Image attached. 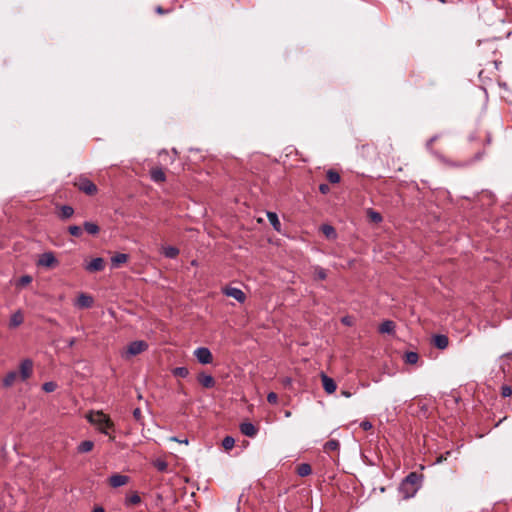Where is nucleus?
I'll list each match as a JSON object with an SVG mask.
<instances>
[{"instance_id":"1","label":"nucleus","mask_w":512,"mask_h":512,"mask_svg":"<svg viewBox=\"0 0 512 512\" xmlns=\"http://www.w3.org/2000/svg\"><path fill=\"white\" fill-rule=\"evenodd\" d=\"M87 421L104 435H110V431H115V424L111 418L103 411H90L86 415Z\"/></svg>"},{"instance_id":"2","label":"nucleus","mask_w":512,"mask_h":512,"mask_svg":"<svg viewBox=\"0 0 512 512\" xmlns=\"http://www.w3.org/2000/svg\"><path fill=\"white\" fill-rule=\"evenodd\" d=\"M419 477L415 472L410 473L402 481L399 491L403 494L404 498L413 497L418 489Z\"/></svg>"},{"instance_id":"3","label":"nucleus","mask_w":512,"mask_h":512,"mask_svg":"<svg viewBox=\"0 0 512 512\" xmlns=\"http://www.w3.org/2000/svg\"><path fill=\"white\" fill-rule=\"evenodd\" d=\"M148 349L147 342L143 340H137L131 342L125 351L122 352L121 356L125 359H129L132 356H136L138 354H141L142 352L146 351Z\"/></svg>"},{"instance_id":"4","label":"nucleus","mask_w":512,"mask_h":512,"mask_svg":"<svg viewBox=\"0 0 512 512\" xmlns=\"http://www.w3.org/2000/svg\"><path fill=\"white\" fill-rule=\"evenodd\" d=\"M77 188L87 195H94L97 192V186L88 178L81 177L76 182Z\"/></svg>"},{"instance_id":"5","label":"nucleus","mask_w":512,"mask_h":512,"mask_svg":"<svg viewBox=\"0 0 512 512\" xmlns=\"http://www.w3.org/2000/svg\"><path fill=\"white\" fill-rule=\"evenodd\" d=\"M193 355L200 364H210L213 360L211 351L206 347H198L194 350Z\"/></svg>"},{"instance_id":"6","label":"nucleus","mask_w":512,"mask_h":512,"mask_svg":"<svg viewBox=\"0 0 512 512\" xmlns=\"http://www.w3.org/2000/svg\"><path fill=\"white\" fill-rule=\"evenodd\" d=\"M20 378L22 381L28 379L33 372V362L31 359H24L20 363Z\"/></svg>"},{"instance_id":"7","label":"nucleus","mask_w":512,"mask_h":512,"mask_svg":"<svg viewBox=\"0 0 512 512\" xmlns=\"http://www.w3.org/2000/svg\"><path fill=\"white\" fill-rule=\"evenodd\" d=\"M37 264L43 267H53L57 264V259L53 252H45L40 255Z\"/></svg>"},{"instance_id":"8","label":"nucleus","mask_w":512,"mask_h":512,"mask_svg":"<svg viewBox=\"0 0 512 512\" xmlns=\"http://www.w3.org/2000/svg\"><path fill=\"white\" fill-rule=\"evenodd\" d=\"M223 293L228 297L234 298L240 303H243L246 299L245 293L241 289L236 287H226L223 290Z\"/></svg>"},{"instance_id":"9","label":"nucleus","mask_w":512,"mask_h":512,"mask_svg":"<svg viewBox=\"0 0 512 512\" xmlns=\"http://www.w3.org/2000/svg\"><path fill=\"white\" fill-rule=\"evenodd\" d=\"M197 381L200 385H202L206 389H211L215 386L216 381L213 376L206 374L205 372H200L197 375Z\"/></svg>"},{"instance_id":"10","label":"nucleus","mask_w":512,"mask_h":512,"mask_svg":"<svg viewBox=\"0 0 512 512\" xmlns=\"http://www.w3.org/2000/svg\"><path fill=\"white\" fill-rule=\"evenodd\" d=\"M105 267L104 259L101 257H96L92 259L89 263L85 265V270L88 272H98L102 271Z\"/></svg>"},{"instance_id":"11","label":"nucleus","mask_w":512,"mask_h":512,"mask_svg":"<svg viewBox=\"0 0 512 512\" xmlns=\"http://www.w3.org/2000/svg\"><path fill=\"white\" fill-rule=\"evenodd\" d=\"M128 482H129V477L126 475L116 473L109 477V484L113 488H118V487L124 486Z\"/></svg>"},{"instance_id":"12","label":"nucleus","mask_w":512,"mask_h":512,"mask_svg":"<svg viewBox=\"0 0 512 512\" xmlns=\"http://www.w3.org/2000/svg\"><path fill=\"white\" fill-rule=\"evenodd\" d=\"M322 385L326 393L332 394L336 391L337 385L335 381L326 374L321 375Z\"/></svg>"},{"instance_id":"13","label":"nucleus","mask_w":512,"mask_h":512,"mask_svg":"<svg viewBox=\"0 0 512 512\" xmlns=\"http://www.w3.org/2000/svg\"><path fill=\"white\" fill-rule=\"evenodd\" d=\"M240 431L243 435L247 436V437H255L257 435V428L255 427V425L251 422H244L240 425Z\"/></svg>"},{"instance_id":"14","label":"nucleus","mask_w":512,"mask_h":512,"mask_svg":"<svg viewBox=\"0 0 512 512\" xmlns=\"http://www.w3.org/2000/svg\"><path fill=\"white\" fill-rule=\"evenodd\" d=\"M92 304L93 297L85 293H81L76 301V306L79 308H90Z\"/></svg>"},{"instance_id":"15","label":"nucleus","mask_w":512,"mask_h":512,"mask_svg":"<svg viewBox=\"0 0 512 512\" xmlns=\"http://www.w3.org/2000/svg\"><path fill=\"white\" fill-rule=\"evenodd\" d=\"M432 341H433L434 346L440 350L446 349L449 345V339L444 334H438V335L433 336Z\"/></svg>"},{"instance_id":"16","label":"nucleus","mask_w":512,"mask_h":512,"mask_svg":"<svg viewBox=\"0 0 512 512\" xmlns=\"http://www.w3.org/2000/svg\"><path fill=\"white\" fill-rule=\"evenodd\" d=\"M128 260V255L125 253H117L111 258L112 268H118L121 264L126 263Z\"/></svg>"},{"instance_id":"17","label":"nucleus","mask_w":512,"mask_h":512,"mask_svg":"<svg viewBox=\"0 0 512 512\" xmlns=\"http://www.w3.org/2000/svg\"><path fill=\"white\" fill-rule=\"evenodd\" d=\"M320 230L327 239L334 240L337 237L336 230L332 225L324 224L321 226Z\"/></svg>"},{"instance_id":"18","label":"nucleus","mask_w":512,"mask_h":512,"mask_svg":"<svg viewBox=\"0 0 512 512\" xmlns=\"http://www.w3.org/2000/svg\"><path fill=\"white\" fill-rule=\"evenodd\" d=\"M395 330V323L391 320L383 321L379 326V332L383 334H391Z\"/></svg>"},{"instance_id":"19","label":"nucleus","mask_w":512,"mask_h":512,"mask_svg":"<svg viewBox=\"0 0 512 512\" xmlns=\"http://www.w3.org/2000/svg\"><path fill=\"white\" fill-rule=\"evenodd\" d=\"M18 377V373L16 371H10L7 373V375L3 378V386L4 387H10L14 384Z\"/></svg>"},{"instance_id":"20","label":"nucleus","mask_w":512,"mask_h":512,"mask_svg":"<svg viewBox=\"0 0 512 512\" xmlns=\"http://www.w3.org/2000/svg\"><path fill=\"white\" fill-rule=\"evenodd\" d=\"M151 179L154 182H163L165 181V173L161 168H154L151 170Z\"/></svg>"},{"instance_id":"21","label":"nucleus","mask_w":512,"mask_h":512,"mask_svg":"<svg viewBox=\"0 0 512 512\" xmlns=\"http://www.w3.org/2000/svg\"><path fill=\"white\" fill-rule=\"evenodd\" d=\"M366 214L369 220L373 223H380L383 220L382 215L371 208L367 209Z\"/></svg>"},{"instance_id":"22","label":"nucleus","mask_w":512,"mask_h":512,"mask_svg":"<svg viewBox=\"0 0 512 512\" xmlns=\"http://www.w3.org/2000/svg\"><path fill=\"white\" fill-rule=\"evenodd\" d=\"M267 218L270 222V224L273 226V228L277 231L280 230L281 223L279 221V218L275 212H267Z\"/></svg>"},{"instance_id":"23","label":"nucleus","mask_w":512,"mask_h":512,"mask_svg":"<svg viewBox=\"0 0 512 512\" xmlns=\"http://www.w3.org/2000/svg\"><path fill=\"white\" fill-rule=\"evenodd\" d=\"M94 447V443L90 440H86V441H82L78 447H77V451L79 453H88L90 452Z\"/></svg>"},{"instance_id":"24","label":"nucleus","mask_w":512,"mask_h":512,"mask_svg":"<svg viewBox=\"0 0 512 512\" xmlns=\"http://www.w3.org/2000/svg\"><path fill=\"white\" fill-rule=\"evenodd\" d=\"M340 448V442L336 439L327 441L324 445L325 452L338 451Z\"/></svg>"},{"instance_id":"25","label":"nucleus","mask_w":512,"mask_h":512,"mask_svg":"<svg viewBox=\"0 0 512 512\" xmlns=\"http://www.w3.org/2000/svg\"><path fill=\"white\" fill-rule=\"evenodd\" d=\"M163 254L169 259H174L179 254V249L174 246H167L163 248Z\"/></svg>"},{"instance_id":"26","label":"nucleus","mask_w":512,"mask_h":512,"mask_svg":"<svg viewBox=\"0 0 512 512\" xmlns=\"http://www.w3.org/2000/svg\"><path fill=\"white\" fill-rule=\"evenodd\" d=\"M83 228L85 229V231L91 235H96L99 233V226L93 222H84L83 224Z\"/></svg>"},{"instance_id":"27","label":"nucleus","mask_w":512,"mask_h":512,"mask_svg":"<svg viewBox=\"0 0 512 512\" xmlns=\"http://www.w3.org/2000/svg\"><path fill=\"white\" fill-rule=\"evenodd\" d=\"M312 472V468L309 464L307 463H302L300 464L298 467H297V474L300 476V477H305V476H308L310 475Z\"/></svg>"},{"instance_id":"28","label":"nucleus","mask_w":512,"mask_h":512,"mask_svg":"<svg viewBox=\"0 0 512 512\" xmlns=\"http://www.w3.org/2000/svg\"><path fill=\"white\" fill-rule=\"evenodd\" d=\"M23 322V315L20 311L14 313L10 319V325L12 327H17Z\"/></svg>"},{"instance_id":"29","label":"nucleus","mask_w":512,"mask_h":512,"mask_svg":"<svg viewBox=\"0 0 512 512\" xmlns=\"http://www.w3.org/2000/svg\"><path fill=\"white\" fill-rule=\"evenodd\" d=\"M153 465L159 472H166L168 469V463L161 458L153 461Z\"/></svg>"},{"instance_id":"30","label":"nucleus","mask_w":512,"mask_h":512,"mask_svg":"<svg viewBox=\"0 0 512 512\" xmlns=\"http://www.w3.org/2000/svg\"><path fill=\"white\" fill-rule=\"evenodd\" d=\"M175 377L186 378L189 375V370L186 367H176L172 370Z\"/></svg>"},{"instance_id":"31","label":"nucleus","mask_w":512,"mask_h":512,"mask_svg":"<svg viewBox=\"0 0 512 512\" xmlns=\"http://www.w3.org/2000/svg\"><path fill=\"white\" fill-rule=\"evenodd\" d=\"M327 179L329 180L330 183L336 184L340 182L341 177L338 172L334 170H329L327 172Z\"/></svg>"},{"instance_id":"32","label":"nucleus","mask_w":512,"mask_h":512,"mask_svg":"<svg viewBox=\"0 0 512 512\" xmlns=\"http://www.w3.org/2000/svg\"><path fill=\"white\" fill-rule=\"evenodd\" d=\"M418 359H419V356L416 352L410 351L405 354V361L408 364H416Z\"/></svg>"},{"instance_id":"33","label":"nucleus","mask_w":512,"mask_h":512,"mask_svg":"<svg viewBox=\"0 0 512 512\" xmlns=\"http://www.w3.org/2000/svg\"><path fill=\"white\" fill-rule=\"evenodd\" d=\"M74 213V209L71 206L63 205L61 207V217L64 219L70 218Z\"/></svg>"},{"instance_id":"34","label":"nucleus","mask_w":512,"mask_h":512,"mask_svg":"<svg viewBox=\"0 0 512 512\" xmlns=\"http://www.w3.org/2000/svg\"><path fill=\"white\" fill-rule=\"evenodd\" d=\"M235 440L231 436H226L222 441V446L225 450H231L234 447Z\"/></svg>"},{"instance_id":"35","label":"nucleus","mask_w":512,"mask_h":512,"mask_svg":"<svg viewBox=\"0 0 512 512\" xmlns=\"http://www.w3.org/2000/svg\"><path fill=\"white\" fill-rule=\"evenodd\" d=\"M32 282V277L30 275H23L17 281L18 287H24Z\"/></svg>"},{"instance_id":"36","label":"nucleus","mask_w":512,"mask_h":512,"mask_svg":"<svg viewBox=\"0 0 512 512\" xmlns=\"http://www.w3.org/2000/svg\"><path fill=\"white\" fill-rule=\"evenodd\" d=\"M314 272H315V277L319 280H325L327 277L326 270L323 269L322 267H319V266L315 267Z\"/></svg>"},{"instance_id":"37","label":"nucleus","mask_w":512,"mask_h":512,"mask_svg":"<svg viewBox=\"0 0 512 512\" xmlns=\"http://www.w3.org/2000/svg\"><path fill=\"white\" fill-rule=\"evenodd\" d=\"M57 388V384L53 381H49V382H45L42 386V389L47 392V393H50V392H53L55 391Z\"/></svg>"},{"instance_id":"38","label":"nucleus","mask_w":512,"mask_h":512,"mask_svg":"<svg viewBox=\"0 0 512 512\" xmlns=\"http://www.w3.org/2000/svg\"><path fill=\"white\" fill-rule=\"evenodd\" d=\"M69 233L74 237H79L82 235V228L77 225H72L68 228Z\"/></svg>"},{"instance_id":"39","label":"nucleus","mask_w":512,"mask_h":512,"mask_svg":"<svg viewBox=\"0 0 512 512\" xmlns=\"http://www.w3.org/2000/svg\"><path fill=\"white\" fill-rule=\"evenodd\" d=\"M511 394H512V388H511L510 386H508V385H503V386L501 387V395H502L503 397H509V396H511Z\"/></svg>"},{"instance_id":"40","label":"nucleus","mask_w":512,"mask_h":512,"mask_svg":"<svg viewBox=\"0 0 512 512\" xmlns=\"http://www.w3.org/2000/svg\"><path fill=\"white\" fill-rule=\"evenodd\" d=\"M267 401L270 403V404H276L278 402V396L276 393L274 392H270L268 395H267Z\"/></svg>"},{"instance_id":"41","label":"nucleus","mask_w":512,"mask_h":512,"mask_svg":"<svg viewBox=\"0 0 512 512\" xmlns=\"http://www.w3.org/2000/svg\"><path fill=\"white\" fill-rule=\"evenodd\" d=\"M128 502L130 504L136 505V504H139L141 502V498H140V496L137 493H135V494H133V495H131L129 497Z\"/></svg>"},{"instance_id":"42","label":"nucleus","mask_w":512,"mask_h":512,"mask_svg":"<svg viewBox=\"0 0 512 512\" xmlns=\"http://www.w3.org/2000/svg\"><path fill=\"white\" fill-rule=\"evenodd\" d=\"M360 427L364 430V431H368L370 429H372V423L370 421H367V420H364L360 423Z\"/></svg>"},{"instance_id":"43","label":"nucleus","mask_w":512,"mask_h":512,"mask_svg":"<svg viewBox=\"0 0 512 512\" xmlns=\"http://www.w3.org/2000/svg\"><path fill=\"white\" fill-rule=\"evenodd\" d=\"M133 417L135 418L136 421H141L142 419V411L140 408H135L133 410Z\"/></svg>"},{"instance_id":"44","label":"nucleus","mask_w":512,"mask_h":512,"mask_svg":"<svg viewBox=\"0 0 512 512\" xmlns=\"http://www.w3.org/2000/svg\"><path fill=\"white\" fill-rule=\"evenodd\" d=\"M319 190L322 194H327L330 191V187L328 184L322 183L319 185Z\"/></svg>"},{"instance_id":"45","label":"nucleus","mask_w":512,"mask_h":512,"mask_svg":"<svg viewBox=\"0 0 512 512\" xmlns=\"http://www.w3.org/2000/svg\"><path fill=\"white\" fill-rule=\"evenodd\" d=\"M170 440H171V441L178 442V443L186 444V445H187V444H188V442H189L187 438H185V439H179V438H177V437H175V436H172V437L170 438Z\"/></svg>"},{"instance_id":"46","label":"nucleus","mask_w":512,"mask_h":512,"mask_svg":"<svg viewBox=\"0 0 512 512\" xmlns=\"http://www.w3.org/2000/svg\"><path fill=\"white\" fill-rule=\"evenodd\" d=\"M450 454H451V452H450V451L445 452L444 454H442V455L437 459V462H438V463L443 462L444 460H446V459H447V457H448Z\"/></svg>"},{"instance_id":"47","label":"nucleus","mask_w":512,"mask_h":512,"mask_svg":"<svg viewBox=\"0 0 512 512\" xmlns=\"http://www.w3.org/2000/svg\"><path fill=\"white\" fill-rule=\"evenodd\" d=\"M436 139H437V136H434V137H432L431 139H429V140L427 141V143H426V147H427L428 149H430V148L432 147V144L436 141Z\"/></svg>"},{"instance_id":"48","label":"nucleus","mask_w":512,"mask_h":512,"mask_svg":"<svg viewBox=\"0 0 512 512\" xmlns=\"http://www.w3.org/2000/svg\"><path fill=\"white\" fill-rule=\"evenodd\" d=\"M76 343V339L75 338H70L67 342L68 344V347H73Z\"/></svg>"},{"instance_id":"49","label":"nucleus","mask_w":512,"mask_h":512,"mask_svg":"<svg viewBox=\"0 0 512 512\" xmlns=\"http://www.w3.org/2000/svg\"><path fill=\"white\" fill-rule=\"evenodd\" d=\"M156 12H157L158 14H165L167 11H166V10H164L161 6H158V7L156 8Z\"/></svg>"},{"instance_id":"50","label":"nucleus","mask_w":512,"mask_h":512,"mask_svg":"<svg viewBox=\"0 0 512 512\" xmlns=\"http://www.w3.org/2000/svg\"><path fill=\"white\" fill-rule=\"evenodd\" d=\"M92 512H105V510L102 507L98 506L95 507Z\"/></svg>"},{"instance_id":"51","label":"nucleus","mask_w":512,"mask_h":512,"mask_svg":"<svg viewBox=\"0 0 512 512\" xmlns=\"http://www.w3.org/2000/svg\"><path fill=\"white\" fill-rule=\"evenodd\" d=\"M342 395L349 398L352 394L349 391H342Z\"/></svg>"},{"instance_id":"52","label":"nucleus","mask_w":512,"mask_h":512,"mask_svg":"<svg viewBox=\"0 0 512 512\" xmlns=\"http://www.w3.org/2000/svg\"><path fill=\"white\" fill-rule=\"evenodd\" d=\"M113 432L114 431H110V435H107L109 437L110 441H114L115 440V436L113 435Z\"/></svg>"},{"instance_id":"53","label":"nucleus","mask_w":512,"mask_h":512,"mask_svg":"<svg viewBox=\"0 0 512 512\" xmlns=\"http://www.w3.org/2000/svg\"><path fill=\"white\" fill-rule=\"evenodd\" d=\"M291 416V412L290 411H286L285 412V417H290Z\"/></svg>"},{"instance_id":"54","label":"nucleus","mask_w":512,"mask_h":512,"mask_svg":"<svg viewBox=\"0 0 512 512\" xmlns=\"http://www.w3.org/2000/svg\"><path fill=\"white\" fill-rule=\"evenodd\" d=\"M343 322L348 324V320H346V318L343 319Z\"/></svg>"},{"instance_id":"55","label":"nucleus","mask_w":512,"mask_h":512,"mask_svg":"<svg viewBox=\"0 0 512 512\" xmlns=\"http://www.w3.org/2000/svg\"><path fill=\"white\" fill-rule=\"evenodd\" d=\"M441 3H446V0H439Z\"/></svg>"}]
</instances>
